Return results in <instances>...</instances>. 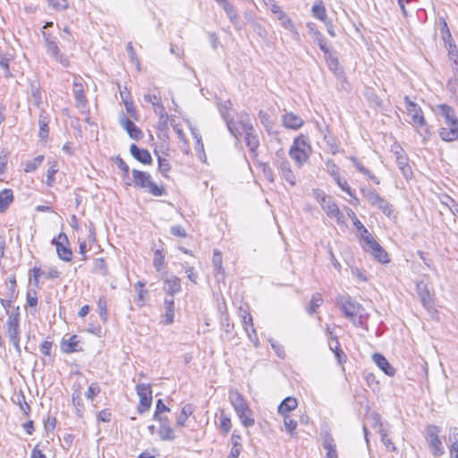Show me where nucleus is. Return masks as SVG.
Returning <instances> with one entry per match:
<instances>
[{
    "instance_id": "obj_1",
    "label": "nucleus",
    "mask_w": 458,
    "mask_h": 458,
    "mask_svg": "<svg viewBox=\"0 0 458 458\" xmlns=\"http://www.w3.org/2000/svg\"><path fill=\"white\" fill-rule=\"evenodd\" d=\"M335 304L354 327H363L365 322L364 308L349 294H339Z\"/></svg>"
},
{
    "instance_id": "obj_2",
    "label": "nucleus",
    "mask_w": 458,
    "mask_h": 458,
    "mask_svg": "<svg viewBox=\"0 0 458 458\" xmlns=\"http://www.w3.org/2000/svg\"><path fill=\"white\" fill-rule=\"evenodd\" d=\"M229 400L242 426L245 428L253 426L255 424L253 412L243 395L236 390H232L229 393Z\"/></svg>"
},
{
    "instance_id": "obj_3",
    "label": "nucleus",
    "mask_w": 458,
    "mask_h": 458,
    "mask_svg": "<svg viewBox=\"0 0 458 458\" xmlns=\"http://www.w3.org/2000/svg\"><path fill=\"white\" fill-rule=\"evenodd\" d=\"M132 180L125 182L127 185H133L136 188L146 189L153 196L159 197L165 194L163 185H157L152 181L150 174L137 169L131 171Z\"/></svg>"
},
{
    "instance_id": "obj_4",
    "label": "nucleus",
    "mask_w": 458,
    "mask_h": 458,
    "mask_svg": "<svg viewBox=\"0 0 458 458\" xmlns=\"http://www.w3.org/2000/svg\"><path fill=\"white\" fill-rule=\"evenodd\" d=\"M236 125L240 130L238 137L244 133L246 146L250 148V152L255 153L259 146V141L253 125L250 122V116L246 112L238 114V123Z\"/></svg>"
},
{
    "instance_id": "obj_5",
    "label": "nucleus",
    "mask_w": 458,
    "mask_h": 458,
    "mask_svg": "<svg viewBox=\"0 0 458 458\" xmlns=\"http://www.w3.org/2000/svg\"><path fill=\"white\" fill-rule=\"evenodd\" d=\"M311 154L309 139L304 135L297 137L290 148L289 155L299 167H301Z\"/></svg>"
},
{
    "instance_id": "obj_6",
    "label": "nucleus",
    "mask_w": 458,
    "mask_h": 458,
    "mask_svg": "<svg viewBox=\"0 0 458 458\" xmlns=\"http://www.w3.org/2000/svg\"><path fill=\"white\" fill-rule=\"evenodd\" d=\"M45 47L47 55H49L52 58H54L56 62L62 64L64 67L70 66L69 58L64 55L58 46V39L56 37L47 33L46 31L42 32Z\"/></svg>"
},
{
    "instance_id": "obj_7",
    "label": "nucleus",
    "mask_w": 458,
    "mask_h": 458,
    "mask_svg": "<svg viewBox=\"0 0 458 458\" xmlns=\"http://www.w3.org/2000/svg\"><path fill=\"white\" fill-rule=\"evenodd\" d=\"M217 108L219 110L221 117L225 122L227 129L230 131V133L234 138L238 139V133L240 131L239 128L236 125L238 123V120L234 121L230 114V111L233 108V103L231 102V100L218 102Z\"/></svg>"
},
{
    "instance_id": "obj_8",
    "label": "nucleus",
    "mask_w": 458,
    "mask_h": 458,
    "mask_svg": "<svg viewBox=\"0 0 458 458\" xmlns=\"http://www.w3.org/2000/svg\"><path fill=\"white\" fill-rule=\"evenodd\" d=\"M51 243L55 246L57 256L65 262L72 259V250L69 246V240L64 233H60L57 237H54Z\"/></svg>"
},
{
    "instance_id": "obj_9",
    "label": "nucleus",
    "mask_w": 458,
    "mask_h": 458,
    "mask_svg": "<svg viewBox=\"0 0 458 458\" xmlns=\"http://www.w3.org/2000/svg\"><path fill=\"white\" fill-rule=\"evenodd\" d=\"M439 428L435 425H428L426 428V436L432 454L440 457L445 454L442 442L438 437Z\"/></svg>"
},
{
    "instance_id": "obj_10",
    "label": "nucleus",
    "mask_w": 458,
    "mask_h": 458,
    "mask_svg": "<svg viewBox=\"0 0 458 458\" xmlns=\"http://www.w3.org/2000/svg\"><path fill=\"white\" fill-rule=\"evenodd\" d=\"M136 391L140 397L137 411L140 414L147 411L152 403V389L149 384L140 383L136 386Z\"/></svg>"
},
{
    "instance_id": "obj_11",
    "label": "nucleus",
    "mask_w": 458,
    "mask_h": 458,
    "mask_svg": "<svg viewBox=\"0 0 458 458\" xmlns=\"http://www.w3.org/2000/svg\"><path fill=\"white\" fill-rule=\"evenodd\" d=\"M405 108L407 114L411 117L412 124L416 127H426V120L420 106L410 99L408 96L404 97Z\"/></svg>"
},
{
    "instance_id": "obj_12",
    "label": "nucleus",
    "mask_w": 458,
    "mask_h": 458,
    "mask_svg": "<svg viewBox=\"0 0 458 458\" xmlns=\"http://www.w3.org/2000/svg\"><path fill=\"white\" fill-rule=\"evenodd\" d=\"M5 335L10 343L13 345L16 352L20 355L21 349L20 346L21 330L20 324H14L11 321H6L4 325Z\"/></svg>"
},
{
    "instance_id": "obj_13",
    "label": "nucleus",
    "mask_w": 458,
    "mask_h": 458,
    "mask_svg": "<svg viewBox=\"0 0 458 458\" xmlns=\"http://www.w3.org/2000/svg\"><path fill=\"white\" fill-rule=\"evenodd\" d=\"M82 82V78L74 77L72 83V93L75 98V105L76 107L80 109H85L88 103Z\"/></svg>"
},
{
    "instance_id": "obj_14",
    "label": "nucleus",
    "mask_w": 458,
    "mask_h": 458,
    "mask_svg": "<svg viewBox=\"0 0 458 458\" xmlns=\"http://www.w3.org/2000/svg\"><path fill=\"white\" fill-rule=\"evenodd\" d=\"M276 155L278 157V159L276 160V165L281 177L284 179L291 186H294L296 184V177L292 171L290 162L284 157H280L278 153Z\"/></svg>"
},
{
    "instance_id": "obj_15",
    "label": "nucleus",
    "mask_w": 458,
    "mask_h": 458,
    "mask_svg": "<svg viewBox=\"0 0 458 458\" xmlns=\"http://www.w3.org/2000/svg\"><path fill=\"white\" fill-rule=\"evenodd\" d=\"M158 421L160 426L158 428V436L163 441H173L175 439V434L173 428L170 426V421L167 417H159V419H153Z\"/></svg>"
},
{
    "instance_id": "obj_16",
    "label": "nucleus",
    "mask_w": 458,
    "mask_h": 458,
    "mask_svg": "<svg viewBox=\"0 0 458 458\" xmlns=\"http://www.w3.org/2000/svg\"><path fill=\"white\" fill-rule=\"evenodd\" d=\"M321 208L326 212L329 218L335 219L338 224L344 223V215L332 197H330V199L321 206Z\"/></svg>"
},
{
    "instance_id": "obj_17",
    "label": "nucleus",
    "mask_w": 458,
    "mask_h": 458,
    "mask_svg": "<svg viewBox=\"0 0 458 458\" xmlns=\"http://www.w3.org/2000/svg\"><path fill=\"white\" fill-rule=\"evenodd\" d=\"M364 250L366 251L371 252L375 259H377L380 263L386 264L389 262L386 251L380 246V244L375 239L370 241L369 244H365Z\"/></svg>"
},
{
    "instance_id": "obj_18",
    "label": "nucleus",
    "mask_w": 458,
    "mask_h": 458,
    "mask_svg": "<svg viewBox=\"0 0 458 458\" xmlns=\"http://www.w3.org/2000/svg\"><path fill=\"white\" fill-rule=\"evenodd\" d=\"M364 250L366 251L371 252L375 259H377L380 263L386 264L389 262L386 251L380 246V244L375 239L370 241L369 244H365Z\"/></svg>"
},
{
    "instance_id": "obj_19",
    "label": "nucleus",
    "mask_w": 458,
    "mask_h": 458,
    "mask_svg": "<svg viewBox=\"0 0 458 458\" xmlns=\"http://www.w3.org/2000/svg\"><path fill=\"white\" fill-rule=\"evenodd\" d=\"M373 420L375 421V426H377L378 433L380 434L381 442L383 445L391 452H394L396 447L394 444L392 442L390 438L387 437V430L384 428L383 423L380 421V417L378 414H373Z\"/></svg>"
},
{
    "instance_id": "obj_20",
    "label": "nucleus",
    "mask_w": 458,
    "mask_h": 458,
    "mask_svg": "<svg viewBox=\"0 0 458 458\" xmlns=\"http://www.w3.org/2000/svg\"><path fill=\"white\" fill-rule=\"evenodd\" d=\"M120 124L124 128L131 139L140 140L143 137L141 130L129 118L125 116L121 117Z\"/></svg>"
},
{
    "instance_id": "obj_21",
    "label": "nucleus",
    "mask_w": 458,
    "mask_h": 458,
    "mask_svg": "<svg viewBox=\"0 0 458 458\" xmlns=\"http://www.w3.org/2000/svg\"><path fill=\"white\" fill-rule=\"evenodd\" d=\"M130 152L136 160L144 165H149L152 163V157L148 149L140 148L136 144H131L130 147Z\"/></svg>"
},
{
    "instance_id": "obj_22",
    "label": "nucleus",
    "mask_w": 458,
    "mask_h": 458,
    "mask_svg": "<svg viewBox=\"0 0 458 458\" xmlns=\"http://www.w3.org/2000/svg\"><path fill=\"white\" fill-rule=\"evenodd\" d=\"M372 360L386 375L389 377L394 376L395 369L389 363L384 355L380 353H374Z\"/></svg>"
},
{
    "instance_id": "obj_23",
    "label": "nucleus",
    "mask_w": 458,
    "mask_h": 458,
    "mask_svg": "<svg viewBox=\"0 0 458 458\" xmlns=\"http://www.w3.org/2000/svg\"><path fill=\"white\" fill-rule=\"evenodd\" d=\"M212 265L215 277L217 280L224 279L225 272L223 267V256L221 251L216 249L213 250Z\"/></svg>"
},
{
    "instance_id": "obj_24",
    "label": "nucleus",
    "mask_w": 458,
    "mask_h": 458,
    "mask_svg": "<svg viewBox=\"0 0 458 458\" xmlns=\"http://www.w3.org/2000/svg\"><path fill=\"white\" fill-rule=\"evenodd\" d=\"M164 291L167 297L174 298V295L182 291L181 280L176 276L164 280Z\"/></svg>"
},
{
    "instance_id": "obj_25",
    "label": "nucleus",
    "mask_w": 458,
    "mask_h": 458,
    "mask_svg": "<svg viewBox=\"0 0 458 458\" xmlns=\"http://www.w3.org/2000/svg\"><path fill=\"white\" fill-rule=\"evenodd\" d=\"M307 29L313 41L318 44L321 50H326V47H327V40L323 34L318 30L317 25L313 22H308Z\"/></svg>"
},
{
    "instance_id": "obj_26",
    "label": "nucleus",
    "mask_w": 458,
    "mask_h": 458,
    "mask_svg": "<svg viewBox=\"0 0 458 458\" xmlns=\"http://www.w3.org/2000/svg\"><path fill=\"white\" fill-rule=\"evenodd\" d=\"M282 123L286 128L297 130L303 125L304 121L301 116L289 112L282 116Z\"/></svg>"
},
{
    "instance_id": "obj_27",
    "label": "nucleus",
    "mask_w": 458,
    "mask_h": 458,
    "mask_svg": "<svg viewBox=\"0 0 458 458\" xmlns=\"http://www.w3.org/2000/svg\"><path fill=\"white\" fill-rule=\"evenodd\" d=\"M440 137L445 141H453L458 139V123H447L440 130Z\"/></svg>"
},
{
    "instance_id": "obj_28",
    "label": "nucleus",
    "mask_w": 458,
    "mask_h": 458,
    "mask_svg": "<svg viewBox=\"0 0 458 458\" xmlns=\"http://www.w3.org/2000/svg\"><path fill=\"white\" fill-rule=\"evenodd\" d=\"M49 122H50L49 114L46 111L42 110L40 112L39 117H38V126H39L38 137L40 138L41 140L46 141L48 138Z\"/></svg>"
},
{
    "instance_id": "obj_29",
    "label": "nucleus",
    "mask_w": 458,
    "mask_h": 458,
    "mask_svg": "<svg viewBox=\"0 0 458 458\" xmlns=\"http://www.w3.org/2000/svg\"><path fill=\"white\" fill-rule=\"evenodd\" d=\"M416 292H417L418 295L420 296L423 306L424 307L430 306V304L432 302V299H431L430 293H429L427 284L424 283L423 281L417 282Z\"/></svg>"
},
{
    "instance_id": "obj_30",
    "label": "nucleus",
    "mask_w": 458,
    "mask_h": 458,
    "mask_svg": "<svg viewBox=\"0 0 458 458\" xmlns=\"http://www.w3.org/2000/svg\"><path fill=\"white\" fill-rule=\"evenodd\" d=\"M165 324L170 325L174 320V301L172 297H165L164 300Z\"/></svg>"
},
{
    "instance_id": "obj_31",
    "label": "nucleus",
    "mask_w": 458,
    "mask_h": 458,
    "mask_svg": "<svg viewBox=\"0 0 458 458\" xmlns=\"http://www.w3.org/2000/svg\"><path fill=\"white\" fill-rule=\"evenodd\" d=\"M298 402L294 397L288 396L284 398L279 404L277 411L281 415H288L287 413L297 408Z\"/></svg>"
},
{
    "instance_id": "obj_32",
    "label": "nucleus",
    "mask_w": 458,
    "mask_h": 458,
    "mask_svg": "<svg viewBox=\"0 0 458 458\" xmlns=\"http://www.w3.org/2000/svg\"><path fill=\"white\" fill-rule=\"evenodd\" d=\"M13 191L4 189L0 191V213H4L13 201Z\"/></svg>"
},
{
    "instance_id": "obj_33",
    "label": "nucleus",
    "mask_w": 458,
    "mask_h": 458,
    "mask_svg": "<svg viewBox=\"0 0 458 458\" xmlns=\"http://www.w3.org/2000/svg\"><path fill=\"white\" fill-rule=\"evenodd\" d=\"M226 13L229 21L233 24L234 28L237 30H241L242 29V26L239 21V16L233 7V5L230 3L226 4L225 6L222 7Z\"/></svg>"
},
{
    "instance_id": "obj_34",
    "label": "nucleus",
    "mask_w": 458,
    "mask_h": 458,
    "mask_svg": "<svg viewBox=\"0 0 458 458\" xmlns=\"http://www.w3.org/2000/svg\"><path fill=\"white\" fill-rule=\"evenodd\" d=\"M438 109L441 115L445 117V124L458 123V120L455 116V112L453 107L446 104H441L438 106Z\"/></svg>"
},
{
    "instance_id": "obj_35",
    "label": "nucleus",
    "mask_w": 458,
    "mask_h": 458,
    "mask_svg": "<svg viewBox=\"0 0 458 458\" xmlns=\"http://www.w3.org/2000/svg\"><path fill=\"white\" fill-rule=\"evenodd\" d=\"M353 166L362 174L366 175L369 179H370L374 183L379 184V179L375 176L368 168H366L356 157H350Z\"/></svg>"
},
{
    "instance_id": "obj_36",
    "label": "nucleus",
    "mask_w": 458,
    "mask_h": 458,
    "mask_svg": "<svg viewBox=\"0 0 458 458\" xmlns=\"http://www.w3.org/2000/svg\"><path fill=\"white\" fill-rule=\"evenodd\" d=\"M321 51L324 53L325 60L329 70L335 72L339 69V62L337 56L330 51L328 47H326V50Z\"/></svg>"
},
{
    "instance_id": "obj_37",
    "label": "nucleus",
    "mask_w": 458,
    "mask_h": 458,
    "mask_svg": "<svg viewBox=\"0 0 458 458\" xmlns=\"http://www.w3.org/2000/svg\"><path fill=\"white\" fill-rule=\"evenodd\" d=\"M193 407L191 404H185L181 411L180 415L176 419L178 427H184L188 418L193 413Z\"/></svg>"
},
{
    "instance_id": "obj_38",
    "label": "nucleus",
    "mask_w": 458,
    "mask_h": 458,
    "mask_svg": "<svg viewBox=\"0 0 458 458\" xmlns=\"http://www.w3.org/2000/svg\"><path fill=\"white\" fill-rule=\"evenodd\" d=\"M311 12H312V15L315 18H317L324 22H326V21L327 20V11H326V8L321 0H318V2H317L312 6Z\"/></svg>"
},
{
    "instance_id": "obj_39",
    "label": "nucleus",
    "mask_w": 458,
    "mask_h": 458,
    "mask_svg": "<svg viewBox=\"0 0 458 458\" xmlns=\"http://www.w3.org/2000/svg\"><path fill=\"white\" fill-rule=\"evenodd\" d=\"M79 344L78 336L77 335H72L69 337L67 341L64 339L62 342V350L65 353H72L74 352H77L76 346Z\"/></svg>"
},
{
    "instance_id": "obj_40",
    "label": "nucleus",
    "mask_w": 458,
    "mask_h": 458,
    "mask_svg": "<svg viewBox=\"0 0 458 458\" xmlns=\"http://www.w3.org/2000/svg\"><path fill=\"white\" fill-rule=\"evenodd\" d=\"M323 446L327 451V458H337L335 445L334 444V439L332 438V437L330 435H327L324 437Z\"/></svg>"
},
{
    "instance_id": "obj_41",
    "label": "nucleus",
    "mask_w": 458,
    "mask_h": 458,
    "mask_svg": "<svg viewBox=\"0 0 458 458\" xmlns=\"http://www.w3.org/2000/svg\"><path fill=\"white\" fill-rule=\"evenodd\" d=\"M360 192L364 198L369 202L370 205L374 206L381 199V196L371 189L361 188Z\"/></svg>"
},
{
    "instance_id": "obj_42",
    "label": "nucleus",
    "mask_w": 458,
    "mask_h": 458,
    "mask_svg": "<svg viewBox=\"0 0 458 458\" xmlns=\"http://www.w3.org/2000/svg\"><path fill=\"white\" fill-rule=\"evenodd\" d=\"M439 27H440V33H441L442 38L445 42V46H447V43H450V41H453V39H452V34L447 26V23H446L445 18H443V17L439 18Z\"/></svg>"
},
{
    "instance_id": "obj_43",
    "label": "nucleus",
    "mask_w": 458,
    "mask_h": 458,
    "mask_svg": "<svg viewBox=\"0 0 458 458\" xmlns=\"http://www.w3.org/2000/svg\"><path fill=\"white\" fill-rule=\"evenodd\" d=\"M323 299L320 293H314L307 306V312L309 314H313L316 312L317 309L322 304Z\"/></svg>"
},
{
    "instance_id": "obj_44",
    "label": "nucleus",
    "mask_w": 458,
    "mask_h": 458,
    "mask_svg": "<svg viewBox=\"0 0 458 458\" xmlns=\"http://www.w3.org/2000/svg\"><path fill=\"white\" fill-rule=\"evenodd\" d=\"M98 310L100 319L106 323L108 319L107 301L104 296H101L98 301Z\"/></svg>"
},
{
    "instance_id": "obj_45",
    "label": "nucleus",
    "mask_w": 458,
    "mask_h": 458,
    "mask_svg": "<svg viewBox=\"0 0 458 458\" xmlns=\"http://www.w3.org/2000/svg\"><path fill=\"white\" fill-rule=\"evenodd\" d=\"M154 112L156 114L159 116V125L166 126L167 121H168V114L165 112V109L162 103H159L157 105H155L153 106Z\"/></svg>"
},
{
    "instance_id": "obj_46",
    "label": "nucleus",
    "mask_w": 458,
    "mask_h": 458,
    "mask_svg": "<svg viewBox=\"0 0 458 458\" xmlns=\"http://www.w3.org/2000/svg\"><path fill=\"white\" fill-rule=\"evenodd\" d=\"M43 160H44V156L39 155V156L36 157L35 158H33L32 160L28 161L25 164L24 172L25 173L34 172L41 165Z\"/></svg>"
},
{
    "instance_id": "obj_47",
    "label": "nucleus",
    "mask_w": 458,
    "mask_h": 458,
    "mask_svg": "<svg viewBox=\"0 0 458 458\" xmlns=\"http://www.w3.org/2000/svg\"><path fill=\"white\" fill-rule=\"evenodd\" d=\"M259 118L260 120V123L263 124V126L266 128V130L270 132L274 126V122L271 119V116L267 112H264L260 110L259 112Z\"/></svg>"
},
{
    "instance_id": "obj_48",
    "label": "nucleus",
    "mask_w": 458,
    "mask_h": 458,
    "mask_svg": "<svg viewBox=\"0 0 458 458\" xmlns=\"http://www.w3.org/2000/svg\"><path fill=\"white\" fill-rule=\"evenodd\" d=\"M153 266L157 271H161L165 266V255L161 250L154 252Z\"/></svg>"
},
{
    "instance_id": "obj_49",
    "label": "nucleus",
    "mask_w": 458,
    "mask_h": 458,
    "mask_svg": "<svg viewBox=\"0 0 458 458\" xmlns=\"http://www.w3.org/2000/svg\"><path fill=\"white\" fill-rule=\"evenodd\" d=\"M93 272L98 273L102 276L107 275V267L104 259H96L93 262Z\"/></svg>"
},
{
    "instance_id": "obj_50",
    "label": "nucleus",
    "mask_w": 458,
    "mask_h": 458,
    "mask_svg": "<svg viewBox=\"0 0 458 458\" xmlns=\"http://www.w3.org/2000/svg\"><path fill=\"white\" fill-rule=\"evenodd\" d=\"M375 207L381 210L388 217H390L393 214L392 205L384 198H381V199L375 205Z\"/></svg>"
},
{
    "instance_id": "obj_51",
    "label": "nucleus",
    "mask_w": 458,
    "mask_h": 458,
    "mask_svg": "<svg viewBox=\"0 0 458 458\" xmlns=\"http://www.w3.org/2000/svg\"><path fill=\"white\" fill-rule=\"evenodd\" d=\"M58 172L56 162H54L47 171V186H53L55 182V175Z\"/></svg>"
},
{
    "instance_id": "obj_52",
    "label": "nucleus",
    "mask_w": 458,
    "mask_h": 458,
    "mask_svg": "<svg viewBox=\"0 0 458 458\" xmlns=\"http://www.w3.org/2000/svg\"><path fill=\"white\" fill-rule=\"evenodd\" d=\"M394 155L395 157L397 165H403V164L408 163L409 159L404 150L398 147L394 150Z\"/></svg>"
},
{
    "instance_id": "obj_53",
    "label": "nucleus",
    "mask_w": 458,
    "mask_h": 458,
    "mask_svg": "<svg viewBox=\"0 0 458 458\" xmlns=\"http://www.w3.org/2000/svg\"><path fill=\"white\" fill-rule=\"evenodd\" d=\"M284 424L285 427V430L291 435L293 436L295 429L297 428V421L291 419L289 415L284 416Z\"/></svg>"
},
{
    "instance_id": "obj_54",
    "label": "nucleus",
    "mask_w": 458,
    "mask_h": 458,
    "mask_svg": "<svg viewBox=\"0 0 458 458\" xmlns=\"http://www.w3.org/2000/svg\"><path fill=\"white\" fill-rule=\"evenodd\" d=\"M157 163H158V170L164 176H167V173L171 169V165L169 161L166 158H164L160 156L157 157Z\"/></svg>"
},
{
    "instance_id": "obj_55",
    "label": "nucleus",
    "mask_w": 458,
    "mask_h": 458,
    "mask_svg": "<svg viewBox=\"0 0 458 458\" xmlns=\"http://www.w3.org/2000/svg\"><path fill=\"white\" fill-rule=\"evenodd\" d=\"M326 165L328 174L333 177L334 181L335 178L340 177L339 167L333 160L328 159L326 163Z\"/></svg>"
},
{
    "instance_id": "obj_56",
    "label": "nucleus",
    "mask_w": 458,
    "mask_h": 458,
    "mask_svg": "<svg viewBox=\"0 0 458 458\" xmlns=\"http://www.w3.org/2000/svg\"><path fill=\"white\" fill-rule=\"evenodd\" d=\"M231 419L222 412L220 416V429L224 434H227L231 430Z\"/></svg>"
},
{
    "instance_id": "obj_57",
    "label": "nucleus",
    "mask_w": 458,
    "mask_h": 458,
    "mask_svg": "<svg viewBox=\"0 0 458 458\" xmlns=\"http://www.w3.org/2000/svg\"><path fill=\"white\" fill-rule=\"evenodd\" d=\"M115 164L119 167V169H121L123 171V180L129 179L130 168H129V165L126 164V162L120 157H116Z\"/></svg>"
},
{
    "instance_id": "obj_58",
    "label": "nucleus",
    "mask_w": 458,
    "mask_h": 458,
    "mask_svg": "<svg viewBox=\"0 0 458 458\" xmlns=\"http://www.w3.org/2000/svg\"><path fill=\"white\" fill-rule=\"evenodd\" d=\"M100 393V387L98 383H92L89 386L88 390L85 393V396L87 399L92 401L98 394Z\"/></svg>"
},
{
    "instance_id": "obj_59",
    "label": "nucleus",
    "mask_w": 458,
    "mask_h": 458,
    "mask_svg": "<svg viewBox=\"0 0 458 458\" xmlns=\"http://www.w3.org/2000/svg\"><path fill=\"white\" fill-rule=\"evenodd\" d=\"M170 409L163 403L162 399H158L156 403V411L153 415V419H159L161 413L168 412Z\"/></svg>"
},
{
    "instance_id": "obj_60",
    "label": "nucleus",
    "mask_w": 458,
    "mask_h": 458,
    "mask_svg": "<svg viewBox=\"0 0 458 458\" xmlns=\"http://www.w3.org/2000/svg\"><path fill=\"white\" fill-rule=\"evenodd\" d=\"M445 47L448 50V55H449L450 59L454 60L456 67H458V63H457L458 51H457L456 45L453 41H450V43H447V46H445Z\"/></svg>"
},
{
    "instance_id": "obj_61",
    "label": "nucleus",
    "mask_w": 458,
    "mask_h": 458,
    "mask_svg": "<svg viewBox=\"0 0 458 458\" xmlns=\"http://www.w3.org/2000/svg\"><path fill=\"white\" fill-rule=\"evenodd\" d=\"M11 309L12 310H9V313H7L8 318L6 321H11L14 324H20V308L18 306H13Z\"/></svg>"
},
{
    "instance_id": "obj_62",
    "label": "nucleus",
    "mask_w": 458,
    "mask_h": 458,
    "mask_svg": "<svg viewBox=\"0 0 458 458\" xmlns=\"http://www.w3.org/2000/svg\"><path fill=\"white\" fill-rule=\"evenodd\" d=\"M144 100L151 103L154 106L155 105L161 103V97L157 90H154L152 93L145 94Z\"/></svg>"
},
{
    "instance_id": "obj_63",
    "label": "nucleus",
    "mask_w": 458,
    "mask_h": 458,
    "mask_svg": "<svg viewBox=\"0 0 458 458\" xmlns=\"http://www.w3.org/2000/svg\"><path fill=\"white\" fill-rule=\"evenodd\" d=\"M48 4L55 9V10H65L68 8V1L67 0H47Z\"/></svg>"
},
{
    "instance_id": "obj_64",
    "label": "nucleus",
    "mask_w": 458,
    "mask_h": 458,
    "mask_svg": "<svg viewBox=\"0 0 458 458\" xmlns=\"http://www.w3.org/2000/svg\"><path fill=\"white\" fill-rule=\"evenodd\" d=\"M335 182L343 191L346 192L349 196H352V190L346 180L340 176L339 178H335Z\"/></svg>"
}]
</instances>
